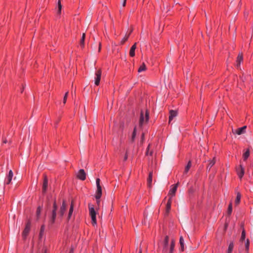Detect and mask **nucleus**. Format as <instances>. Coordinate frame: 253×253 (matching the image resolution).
I'll list each match as a JSON object with an SVG mask.
<instances>
[{
  "label": "nucleus",
  "instance_id": "1",
  "mask_svg": "<svg viewBox=\"0 0 253 253\" xmlns=\"http://www.w3.org/2000/svg\"><path fill=\"white\" fill-rule=\"evenodd\" d=\"M88 209L89 214L91 218V222L93 225L96 224V211H95L94 207L91 204H88Z\"/></svg>",
  "mask_w": 253,
  "mask_h": 253
},
{
  "label": "nucleus",
  "instance_id": "2",
  "mask_svg": "<svg viewBox=\"0 0 253 253\" xmlns=\"http://www.w3.org/2000/svg\"><path fill=\"white\" fill-rule=\"evenodd\" d=\"M149 119V113L147 111H146L145 113V116L143 115V113L142 111L141 112L140 120L139 122V125L140 126H142L143 125L147 123Z\"/></svg>",
  "mask_w": 253,
  "mask_h": 253
},
{
  "label": "nucleus",
  "instance_id": "3",
  "mask_svg": "<svg viewBox=\"0 0 253 253\" xmlns=\"http://www.w3.org/2000/svg\"><path fill=\"white\" fill-rule=\"evenodd\" d=\"M100 179L97 178L96 180V183L97 186V190L96 191L95 198L96 200L99 199L102 195V188L100 184Z\"/></svg>",
  "mask_w": 253,
  "mask_h": 253
},
{
  "label": "nucleus",
  "instance_id": "4",
  "mask_svg": "<svg viewBox=\"0 0 253 253\" xmlns=\"http://www.w3.org/2000/svg\"><path fill=\"white\" fill-rule=\"evenodd\" d=\"M31 228V222L30 221H28L26 224V227L25 229H24V231L22 232V237L24 239H25L28 235Z\"/></svg>",
  "mask_w": 253,
  "mask_h": 253
},
{
  "label": "nucleus",
  "instance_id": "5",
  "mask_svg": "<svg viewBox=\"0 0 253 253\" xmlns=\"http://www.w3.org/2000/svg\"><path fill=\"white\" fill-rule=\"evenodd\" d=\"M57 209V206L56 204L55 201H54V204H53V209L52 210V217L50 220V222L51 224L54 223V222L55 221L56 216Z\"/></svg>",
  "mask_w": 253,
  "mask_h": 253
},
{
  "label": "nucleus",
  "instance_id": "6",
  "mask_svg": "<svg viewBox=\"0 0 253 253\" xmlns=\"http://www.w3.org/2000/svg\"><path fill=\"white\" fill-rule=\"evenodd\" d=\"M77 177L82 180H84L86 178V173L83 169H80L77 175Z\"/></svg>",
  "mask_w": 253,
  "mask_h": 253
},
{
  "label": "nucleus",
  "instance_id": "7",
  "mask_svg": "<svg viewBox=\"0 0 253 253\" xmlns=\"http://www.w3.org/2000/svg\"><path fill=\"white\" fill-rule=\"evenodd\" d=\"M101 75V71L99 70L95 73V84L98 85L100 83Z\"/></svg>",
  "mask_w": 253,
  "mask_h": 253
},
{
  "label": "nucleus",
  "instance_id": "8",
  "mask_svg": "<svg viewBox=\"0 0 253 253\" xmlns=\"http://www.w3.org/2000/svg\"><path fill=\"white\" fill-rule=\"evenodd\" d=\"M169 241V238L168 236L165 237V240L163 242V247L162 252L163 253H166L168 251V246Z\"/></svg>",
  "mask_w": 253,
  "mask_h": 253
},
{
  "label": "nucleus",
  "instance_id": "9",
  "mask_svg": "<svg viewBox=\"0 0 253 253\" xmlns=\"http://www.w3.org/2000/svg\"><path fill=\"white\" fill-rule=\"evenodd\" d=\"M246 128V126H244L242 127L235 129V130H233V132L234 133H236L238 135H241L245 133Z\"/></svg>",
  "mask_w": 253,
  "mask_h": 253
},
{
  "label": "nucleus",
  "instance_id": "10",
  "mask_svg": "<svg viewBox=\"0 0 253 253\" xmlns=\"http://www.w3.org/2000/svg\"><path fill=\"white\" fill-rule=\"evenodd\" d=\"M179 185V182H177L175 185H172L171 186L172 188L170 189L169 194L171 196H173L175 195V193L176 191L177 188Z\"/></svg>",
  "mask_w": 253,
  "mask_h": 253
},
{
  "label": "nucleus",
  "instance_id": "11",
  "mask_svg": "<svg viewBox=\"0 0 253 253\" xmlns=\"http://www.w3.org/2000/svg\"><path fill=\"white\" fill-rule=\"evenodd\" d=\"M66 207H67V205L65 203V201H63L62 202V206H61V207L60 208V211H59V214L61 216H63V215H64V214L66 210Z\"/></svg>",
  "mask_w": 253,
  "mask_h": 253
},
{
  "label": "nucleus",
  "instance_id": "12",
  "mask_svg": "<svg viewBox=\"0 0 253 253\" xmlns=\"http://www.w3.org/2000/svg\"><path fill=\"white\" fill-rule=\"evenodd\" d=\"M13 176V172L11 170H10L8 172V174L7 176V178L5 180V184H9L11 183Z\"/></svg>",
  "mask_w": 253,
  "mask_h": 253
},
{
  "label": "nucleus",
  "instance_id": "13",
  "mask_svg": "<svg viewBox=\"0 0 253 253\" xmlns=\"http://www.w3.org/2000/svg\"><path fill=\"white\" fill-rule=\"evenodd\" d=\"M177 115V112L175 110H170L169 111V123Z\"/></svg>",
  "mask_w": 253,
  "mask_h": 253
},
{
  "label": "nucleus",
  "instance_id": "14",
  "mask_svg": "<svg viewBox=\"0 0 253 253\" xmlns=\"http://www.w3.org/2000/svg\"><path fill=\"white\" fill-rule=\"evenodd\" d=\"M237 172L240 178H242L244 174V169L242 165H240L239 168L237 169Z\"/></svg>",
  "mask_w": 253,
  "mask_h": 253
},
{
  "label": "nucleus",
  "instance_id": "15",
  "mask_svg": "<svg viewBox=\"0 0 253 253\" xmlns=\"http://www.w3.org/2000/svg\"><path fill=\"white\" fill-rule=\"evenodd\" d=\"M48 184V179L46 175L44 176L43 182L42 185V192L45 193L46 191Z\"/></svg>",
  "mask_w": 253,
  "mask_h": 253
},
{
  "label": "nucleus",
  "instance_id": "16",
  "mask_svg": "<svg viewBox=\"0 0 253 253\" xmlns=\"http://www.w3.org/2000/svg\"><path fill=\"white\" fill-rule=\"evenodd\" d=\"M243 53H239L237 58V60H236V63H237L236 66L237 68H239L240 66V64H241V63L243 61Z\"/></svg>",
  "mask_w": 253,
  "mask_h": 253
},
{
  "label": "nucleus",
  "instance_id": "17",
  "mask_svg": "<svg viewBox=\"0 0 253 253\" xmlns=\"http://www.w3.org/2000/svg\"><path fill=\"white\" fill-rule=\"evenodd\" d=\"M152 172H150L148 175V177L147 178V185L149 188H151L152 187Z\"/></svg>",
  "mask_w": 253,
  "mask_h": 253
},
{
  "label": "nucleus",
  "instance_id": "18",
  "mask_svg": "<svg viewBox=\"0 0 253 253\" xmlns=\"http://www.w3.org/2000/svg\"><path fill=\"white\" fill-rule=\"evenodd\" d=\"M171 203V199L169 198L167 202V206H166V213H167V214H168L169 212V211L170 210Z\"/></svg>",
  "mask_w": 253,
  "mask_h": 253
},
{
  "label": "nucleus",
  "instance_id": "19",
  "mask_svg": "<svg viewBox=\"0 0 253 253\" xmlns=\"http://www.w3.org/2000/svg\"><path fill=\"white\" fill-rule=\"evenodd\" d=\"M184 239L182 236L180 237L179 243L180 245V251L183 252L184 250Z\"/></svg>",
  "mask_w": 253,
  "mask_h": 253
},
{
  "label": "nucleus",
  "instance_id": "20",
  "mask_svg": "<svg viewBox=\"0 0 253 253\" xmlns=\"http://www.w3.org/2000/svg\"><path fill=\"white\" fill-rule=\"evenodd\" d=\"M234 243L233 242H231L229 245V246H228V250H227V253H231L232 251H233V248H234Z\"/></svg>",
  "mask_w": 253,
  "mask_h": 253
},
{
  "label": "nucleus",
  "instance_id": "21",
  "mask_svg": "<svg viewBox=\"0 0 253 253\" xmlns=\"http://www.w3.org/2000/svg\"><path fill=\"white\" fill-rule=\"evenodd\" d=\"M241 195L239 192L237 193V197L235 201V203L236 205H238L240 202L241 200Z\"/></svg>",
  "mask_w": 253,
  "mask_h": 253
},
{
  "label": "nucleus",
  "instance_id": "22",
  "mask_svg": "<svg viewBox=\"0 0 253 253\" xmlns=\"http://www.w3.org/2000/svg\"><path fill=\"white\" fill-rule=\"evenodd\" d=\"M191 167V161H189L188 163L187 166H186L184 171V174H186L188 171H189L190 167Z\"/></svg>",
  "mask_w": 253,
  "mask_h": 253
},
{
  "label": "nucleus",
  "instance_id": "23",
  "mask_svg": "<svg viewBox=\"0 0 253 253\" xmlns=\"http://www.w3.org/2000/svg\"><path fill=\"white\" fill-rule=\"evenodd\" d=\"M73 209H74V206H73V203H72L71 205V206H70V210H69V213H68V219L69 220L72 214V213H73Z\"/></svg>",
  "mask_w": 253,
  "mask_h": 253
},
{
  "label": "nucleus",
  "instance_id": "24",
  "mask_svg": "<svg viewBox=\"0 0 253 253\" xmlns=\"http://www.w3.org/2000/svg\"><path fill=\"white\" fill-rule=\"evenodd\" d=\"M73 209H74V206H73V203H72L71 205V206H70V210H69V213H68V219L69 220L72 214V213H73Z\"/></svg>",
  "mask_w": 253,
  "mask_h": 253
},
{
  "label": "nucleus",
  "instance_id": "25",
  "mask_svg": "<svg viewBox=\"0 0 253 253\" xmlns=\"http://www.w3.org/2000/svg\"><path fill=\"white\" fill-rule=\"evenodd\" d=\"M146 67L144 63H143L140 66V67L139 68L138 70V72L139 73L141 72L142 71H144L146 70Z\"/></svg>",
  "mask_w": 253,
  "mask_h": 253
},
{
  "label": "nucleus",
  "instance_id": "26",
  "mask_svg": "<svg viewBox=\"0 0 253 253\" xmlns=\"http://www.w3.org/2000/svg\"><path fill=\"white\" fill-rule=\"evenodd\" d=\"M250 156V150L247 149L246 151L243 154V159L245 161Z\"/></svg>",
  "mask_w": 253,
  "mask_h": 253
},
{
  "label": "nucleus",
  "instance_id": "27",
  "mask_svg": "<svg viewBox=\"0 0 253 253\" xmlns=\"http://www.w3.org/2000/svg\"><path fill=\"white\" fill-rule=\"evenodd\" d=\"M232 211V203L230 202L228 208L227 210V214L228 215H230Z\"/></svg>",
  "mask_w": 253,
  "mask_h": 253
},
{
  "label": "nucleus",
  "instance_id": "28",
  "mask_svg": "<svg viewBox=\"0 0 253 253\" xmlns=\"http://www.w3.org/2000/svg\"><path fill=\"white\" fill-rule=\"evenodd\" d=\"M215 163V158H213L212 160L210 161V162L207 167V169H210L214 165Z\"/></svg>",
  "mask_w": 253,
  "mask_h": 253
},
{
  "label": "nucleus",
  "instance_id": "29",
  "mask_svg": "<svg viewBox=\"0 0 253 253\" xmlns=\"http://www.w3.org/2000/svg\"><path fill=\"white\" fill-rule=\"evenodd\" d=\"M85 37V33H83V36H82V39L81 40V42H80L81 45L82 47H84V45Z\"/></svg>",
  "mask_w": 253,
  "mask_h": 253
},
{
  "label": "nucleus",
  "instance_id": "30",
  "mask_svg": "<svg viewBox=\"0 0 253 253\" xmlns=\"http://www.w3.org/2000/svg\"><path fill=\"white\" fill-rule=\"evenodd\" d=\"M58 13L60 14L61 13V9H62V5L61 3V0H58Z\"/></svg>",
  "mask_w": 253,
  "mask_h": 253
},
{
  "label": "nucleus",
  "instance_id": "31",
  "mask_svg": "<svg viewBox=\"0 0 253 253\" xmlns=\"http://www.w3.org/2000/svg\"><path fill=\"white\" fill-rule=\"evenodd\" d=\"M246 232L244 229L243 230L241 234V241H243L245 239Z\"/></svg>",
  "mask_w": 253,
  "mask_h": 253
},
{
  "label": "nucleus",
  "instance_id": "32",
  "mask_svg": "<svg viewBox=\"0 0 253 253\" xmlns=\"http://www.w3.org/2000/svg\"><path fill=\"white\" fill-rule=\"evenodd\" d=\"M136 127H134L133 132L132 134L131 138V140L132 142L134 140V139H135V137L136 136Z\"/></svg>",
  "mask_w": 253,
  "mask_h": 253
},
{
  "label": "nucleus",
  "instance_id": "33",
  "mask_svg": "<svg viewBox=\"0 0 253 253\" xmlns=\"http://www.w3.org/2000/svg\"><path fill=\"white\" fill-rule=\"evenodd\" d=\"M130 34V32L129 33V34L128 35H126L125 37L123 38V39L122 40V41H121V42L122 44H123L125 43V42L127 40Z\"/></svg>",
  "mask_w": 253,
  "mask_h": 253
},
{
  "label": "nucleus",
  "instance_id": "34",
  "mask_svg": "<svg viewBox=\"0 0 253 253\" xmlns=\"http://www.w3.org/2000/svg\"><path fill=\"white\" fill-rule=\"evenodd\" d=\"M129 55L131 57H133L135 56V50L132 49L130 48V51H129Z\"/></svg>",
  "mask_w": 253,
  "mask_h": 253
},
{
  "label": "nucleus",
  "instance_id": "35",
  "mask_svg": "<svg viewBox=\"0 0 253 253\" xmlns=\"http://www.w3.org/2000/svg\"><path fill=\"white\" fill-rule=\"evenodd\" d=\"M150 145H149L147 148V151H146V155H148L149 154H150V155H152V153H153V151H151L149 153V150H150Z\"/></svg>",
  "mask_w": 253,
  "mask_h": 253
},
{
  "label": "nucleus",
  "instance_id": "36",
  "mask_svg": "<svg viewBox=\"0 0 253 253\" xmlns=\"http://www.w3.org/2000/svg\"><path fill=\"white\" fill-rule=\"evenodd\" d=\"M68 92L67 91L64 96V98H63V103L65 104L66 102V101H67V97H68Z\"/></svg>",
  "mask_w": 253,
  "mask_h": 253
},
{
  "label": "nucleus",
  "instance_id": "37",
  "mask_svg": "<svg viewBox=\"0 0 253 253\" xmlns=\"http://www.w3.org/2000/svg\"><path fill=\"white\" fill-rule=\"evenodd\" d=\"M44 226L42 225L41 228V231H40V237H42V233L44 232Z\"/></svg>",
  "mask_w": 253,
  "mask_h": 253
},
{
  "label": "nucleus",
  "instance_id": "38",
  "mask_svg": "<svg viewBox=\"0 0 253 253\" xmlns=\"http://www.w3.org/2000/svg\"><path fill=\"white\" fill-rule=\"evenodd\" d=\"M249 245H250L249 240L248 239V240H247L246 243V244H245L246 250L247 251H248V250H249Z\"/></svg>",
  "mask_w": 253,
  "mask_h": 253
},
{
  "label": "nucleus",
  "instance_id": "39",
  "mask_svg": "<svg viewBox=\"0 0 253 253\" xmlns=\"http://www.w3.org/2000/svg\"><path fill=\"white\" fill-rule=\"evenodd\" d=\"M41 208L40 207H39L37 210V212H36V213H37V215L38 216V218L39 217V216H40V214L41 213Z\"/></svg>",
  "mask_w": 253,
  "mask_h": 253
},
{
  "label": "nucleus",
  "instance_id": "40",
  "mask_svg": "<svg viewBox=\"0 0 253 253\" xmlns=\"http://www.w3.org/2000/svg\"><path fill=\"white\" fill-rule=\"evenodd\" d=\"M174 247H170L169 253H173Z\"/></svg>",
  "mask_w": 253,
  "mask_h": 253
},
{
  "label": "nucleus",
  "instance_id": "41",
  "mask_svg": "<svg viewBox=\"0 0 253 253\" xmlns=\"http://www.w3.org/2000/svg\"><path fill=\"white\" fill-rule=\"evenodd\" d=\"M136 48V43L135 42L131 47V48L134 49L135 50V49Z\"/></svg>",
  "mask_w": 253,
  "mask_h": 253
},
{
  "label": "nucleus",
  "instance_id": "42",
  "mask_svg": "<svg viewBox=\"0 0 253 253\" xmlns=\"http://www.w3.org/2000/svg\"><path fill=\"white\" fill-rule=\"evenodd\" d=\"M174 246H175L174 242L173 240H172L171 242V243H170V247H174Z\"/></svg>",
  "mask_w": 253,
  "mask_h": 253
},
{
  "label": "nucleus",
  "instance_id": "43",
  "mask_svg": "<svg viewBox=\"0 0 253 253\" xmlns=\"http://www.w3.org/2000/svg\"><path fill=\"white\" fill-rule=\"evenodd\" d=\"M127 159V152H126V154L124 157V161H126Z\"/></svg>",
  "mask_w": 253,
  "mask_h": 253
},
{
  "label": "nucleus",
  "instance_id": "44",
  "mask_svg": "<svg viewBox=\"0 0 253 253\" xmlns=\"http://www.w3.org/2000/svg\"><path fill=\"white\" fill-rule=\"evenodd\" d=\"M126 0H124L123 3V6H125L126 4Z\"/></svg>",
  "mask_w": 253,
  "mask_h": 253
},
{
  "label": "nucleus",
  "instance_id": "45",
  "mask_svg": "<svg viewBox=\"0 0 253 253\" xmlns=\"http://www.w3.org/2000/svg\"><path fill=\"white\" fill-rule=\"evenodd\" d=\"M100 199L98 200H96V203H97V204L98 205V206H99V205L100 204Z\"/></svg>",
  "mask_w": 253,
  "mask_h": 253
},
{
  "label": "nucleus",
  "instance_id": "46",
  "mask_svg": "<svg viewBox=\"0 0 253 253\" xmlns=\"http://www.w3.org/2000/svg\"><path fill=\"white\" fill-rule=\"evenodd\" d=\"M101 43H99V49H98L99 51H100V50H101Z\"/></svg>",
  "mask_w": 253,
  "mask_h": 253
},
{
  "label": "nucleus",
  "instance_id": "47",
  "mask_svg": "<svg viewBox=\"0 0 253 253\" xmlns=\"http://www.w3.org/2000/svg\"><path fill=\"white\" fill-rule=\"evenodd\" d=\"M144 139V134H142V141H143Z\"/></svg>",
  "mask_w": 253,
  "mask_h": 253
},
{
  "label": "nucleus",
  "instance_id": "48",
  "mask_svg": "<svg viewBox=\"0 0 253 253\" xmlns=\"http://www.w3.org/2000/svg\"><path fill=\"white\" fill-rule=\"evenodd\" d=\"M3 142L4 143H6V140H3Z\"/></svg>",
  "mask_w": 253,
  "mask_h": 253
},
{
  "label": "nucleus",
  "instance_id": "49",
  "mask_svg": "<svg viewBox=\"0 0 253 253\" xmlns=\"http://www.w3.org/2000/svg\"><path fill=\"white\" fill-rule=\"evenodd\" d=\"M24 87H23V88H22V89H21V92H23V89H24Z\"/></svg>",
  "mask_w": 253,
  "mask_h": 253
},
{
  "label": "nucleus",
  "instance_id": "50",
  "mask_svg": "<svg viewBox=\"0 0 253 253\" xmlns=\"http://www.w3.org/2000/svg\"><path fill=\"white\" fill-rule=\"evenodd\" d=\"M139 253H141V250H140Z\"/></svg>",
  "mask_w": 253,
  "mask_h": 253
},
{
  "label": "nucleus",
  "instance_id": "51",
  "mask_svg": "<svg viewBox=\"0 0 253 253\" xmlns=\"http://www.w3.org/2000/svg\"><path fill=\"white\" fill-rule=\"evenodd\" d=\"M70 253H73V251L72 250L70 251Z\"/></svg>",
  "mask_w": 253,
  "mask_h": 253
},
{
  "label": "nucleus",
  "instance_id": "52",
  "mask_svg": "<svg viewBox=\"0 0 253 253\" xmlns=\"http://www.w3.org/2000/svg\"><path fill=\"white\" fill-rule=\"evenodd\" d=\"M46 250H45L44 252V253H46Z\"/></svg>",
  "mask_w": 253,
  "mask_h": 253
}]
</instances>
